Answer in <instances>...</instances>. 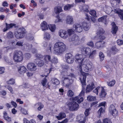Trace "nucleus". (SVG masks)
<instances>
[{
	"label": "nucleus",
	"instance_id": "nucleus-24",
	"mask_svg": "<svg viewBox=\"0 0 123 123\" xmlns=\"http://www.w3.org/2000/svg\"><path fill=\"white\" fill-rule=\"evenodd\" d=\"M51 59L50 56L49 55H45L44 56V61L46 64H48L49 62H51Z\"/></svg>",
	"mask_w": 123,
	"mask_h": 123
},
{
	"label": "nucleus",
	"instance_id": "nucleus-14",
	"mask_svg": "<svg viewBox=\"0 0 123 123\" xmlns=\"http://www.w3.org/2000/svg\"><path fill=\"white\" fill-rule=\"evenodd\" d=\"M73 29L74 31L79 33L81 32L82 31V28L80 24H76L73 26Z\"/></svg>",
	"mask_w": 123,
	"mask_h": 123
},
{
	"label": "nucleus",
	"instance_id": "nucleus-28",
	"mask_svg": "<svg viewBox=\"0 0 123 123\" xmlns=\"http://www.w3.org/2000/svg\"><path fill=\"white\" fill-rule=\"evenodd\" d=\"M81 11L84 12H89L88 9L89 8L88 6L86 5H84L79 7Z\"/></svg>",
	"mask_w": 123,
	"mask_h": 123
},
{
	"label": "nucleus",
	"instance_id": "nucleus-8",
	"mask_svg": "<svg viewBox=\"0 0 123 123\" xmlns=\"http://www.w3.org/2000/svg\"><path fill=\"white\" fill-rule=\"evenodd\" d=\"M75 58L76 62L79 63L80 65H81L86 60V58L82 54L76 55L75 56Z\"/></svg>",
	"mask_w": 123,
	"mask_h": 123
},
{
	"label": "nucleus",
	"instance_id": "nucleus-9",
	"mask_svg": "<svg viewBox=\"0 0 123 123\" xmlns=\"http://www.w3.org/2000/svg\"><path fill=\"white\" fill-rule=\"evenodd\" d=\"M24 33L23 29L20 28L15 32L14 35L17 38L20 39L24 37Z\"/></svg>",
	"mask_w": 123,
	"mask_h": 123
},
{
	"label": "nucleus",
	"instance_id": "nucleus-20",
	"mask_svg": "<svg viewBox=\"0 0 123 123\" xmlns=\"http://www.w3.org/2000/svg\"><path fill=\"white\" fill-rule=\"evenodd\" d=\"M106 104V103L105 102H102L100 104L99 106H103V107H101L98 111V112L99 113V115H101V113H103L104 111V109H103V108L105 107Z\"/></svg>",
	"mask_w": 123,
	"mask_h": 123
},
{
	"label": "nucleus",
	"instance_id": "nucleus-46",
	"mask_svg": "<svg viewBox=\"0 0 123 123\" xmlns=\"http://www.w3.org/2000/svg\"><path fill=\"white\" fill-rule=\"evenodd\" d=\"M105 32V31L104 30H103V29L102 28H100L98 30H97V32L98 33L99 35L101 36V35L100 34H101L103 33H104ZM102 36H103V35Z\"/></svg>",
	"mask_w": 123,
	"mask_h": 123
},
{
	"label": "nucleus",
	"instance_id": "nucleus-26",
	"mask_svg": "<svg viewBox=\"0 0 123 123\" xmlns=\"http://www.w3.org/2000/svg\"><path fill=\"white\" fill-rule=\"evenodd\" d=\"M114 12L115 13L118 14L120 18L123 20V10H120L119 11L117 9H115Z\"/></svg>",
	"mask_w": 123,
	"mask_h": 123
},
{
	"label": "nucleus",
	"instance_id": "nucleus-58",
	"mask_svg": "<svg viewBox=\"0 0 123 123\" xmlns=\"http://www.w3.org/2000/svg\"><path fill=\"white\" fill-rule=\"evenodd\" d=\"M90 110V108L87 109L85 112V114L86 116H87L89 114V111Z\"/></svg>",
	"mask_w": 123,
	"mask_h": 123
},
{
	"label": "nucleus",
	"instance_id": "nucleus-1",
	"mask_svg": "<svg viewBox=\"0 0 123 123\" xmlns=\"http://www.w3.org/2000/svg\"><path fill=\"white\" fill-rule=\"evenodd\" d=\"M93 67L92 63L86 60L84 61L81 65H80L79 68L83 76L82 80L80 78V79L82 85H86V73L82 71V69L86 72H88L89 71L92 70Z\"/></svg>",
	"mask_w": 123,
	"mask_h": 123
},
{
	"label": "nucleus",
	"instance_id": "nucleus-15",
	"mask_svg": "<svg viewBox=\"0 0 123 123\" xmlns=\"http://www.w3.org/2000/svg\"><path fill=\"white\" fill-rule=\"evenodd\" d=\"M104 10L105 12L108 14H111V15H113L115 13L114 12V10H113L111 7L109 6H105L104 8Z\"/></svg>",
	"mask_w": 123,
	"mask_h": 123
},
{
	"label": "nucleus",
	"instance_id": "nucleus-10",
	"mask_svg": "<svg viewBox=\"0 0 123 123\" xmlns=\"http://www.w3.org/2000/svg\"><path fill=\"white\" fill-rule=\"evenodd\" d=\"M99 38L101 39V41L97 42L95 44V47L97 49L102 48L104 46L105 42L102 41L105 38L104 36H99Z\"/></svg>",
	"mask_w": 123,
	"mask_h": 123
},
{
	"label": "nucleus",
	"instance_id": "nucleus-39",
	"mask_svg": "<svg viewBox=\"0 0 123 123\" xmlns=\"http://www.w3.org/2000/svg\"><path fill=\"white\" fill-rule=\"evenodd\" d=\"M67 94L68 97H72L73 96L74 93L72 90H70L68 91Z\"/></svg>",
	"mask_w": 123,
	"mask_h": 123
},
{
	"label": "nucleus",
	"instance_id": "nucleus-47",
	"mask_svg": "<svg viewBox=\"0 0 123 123\" xmlns=\"http://www.w3.org/2000/svg\"><path fill=\"white\" fill-rule=\"evenodd\" d=\"M90 14L92 15L94 17H96V12L94 10H91L89 12Z\"/></svg>",
	"mask_w": 123,
	"mask_h": 123
},
{
	"label": "nucleus",
	"instance_id": "nucleus-16",
	"mask_svg": "<svg viewBox=\"0 0 123 123\" xmlns=\"http://www.w3.org/2000/svg\"><path fill=\"white\" fill-rule=\"evenodd\" d=\"M71 40L75 45H78L80 43V38L76 35L75 34L71 38Z\"/></svg>",
	"mask_w": 123,
	"mask_h": 123
},
{
	"label": "nucleus",
	"instance_id": "nucleus-51",
	"mask_svg": "<svg viewBox=\"0 0 123 123\" xmlns=\"http://www.w3.org/2000/svg\"><path fill=\"white\" fill-rule=\"evenodd\" d=\"M101 87H98L93 91V92L95 93L97 95L98 94L99 91H100V88Z\"/></svg>",
	"mask_w": 123,
	"mask_h": 123
},
{
	"label": "nucleus",
	"instance_id": "nucleus-30",
	"mask_svg": "<svg viewBox=\"0 0 123 123\" xmlns=\"http://www.w3.org/2000/svg\"><path fill=\"white\" fill-rule=\"evenodd\" d=\"M3 117L6 121L10 122L11 120V118L8 116L6 112H5L3 113Z\"/></svg>",
	"mask_w": 123,
	"mask_h": 123
},
{
	"label": "nucleus",
	"instance_id": "nucleus-50",
	"mask_svg": "<svg viewBox=\"0 0 123 123\" xmlns=\"http://www.w3.org/2000/svg\"><path fill=\"white\" fill-rule=\"evenodd\" d=\"M103 123H112L110 119L106 118L103 120Z\"/></svg>",
	"mask_w": 123,
	"mask_h": 123
},
{
	"label": "nucleus",
	"instance_id": "nucleus-54",
	"mask_svg": "<svg viewBox=\"0 0 123 123\" xmlns=\"http://www.w3.org/2000/svg\"><path fill=\"white\" fill-rule=\"evenodd\" d=\"M44 63V62L43 61L40 60L38 61L37 64L38 66L41 67L43 65Z\"/></svg>",
	"mask_w": 123,
	"mask_h": 123
},
{
	"label": "nucleus",
	"instance_id": "nucleus-40",
	"mask_svg": "<svg viewBox=\"0 0 123 123\" xmlns=\"http://www.w3.org/2000/svg\"><path fill=\"white\" fill-rule=\"evenodd\" d=\"M87 100L89 101H94L96 99V98L95 97L91 96H89L87 97Z\"/></svg>",
	"mask_w": 123,
	"mask_h": 123
},
{
	"label": "nucleus",
	"instance_id": "nucleus-56",
	"mask_svg": "<svg viewBox=\"0 0 123 123\" xmlns=\"http://www.w3.org/2000/svg\"><path fill=\"white\" fill-rule=\"evenodd\" d=\"M21 111L22 113L24 114H27V111L25 109L23 108H21L20 110Z\"/></svg>",
	"mask_w": 123,
	"mask_h": 123
},
{
	"label": "nucleus",
	"instance_id": "nucleus-11",
	"mask_svg": "<svg viewBox=\"0 0 123 123\" xmlns=\"http://www.w3.org/2000/svg\"><path fill=\"white\" fill-rule=\"evenodd\" d=\"M65 58L67 62L68 63L72 64L74 62V56L70 53H67L66 54Z\"/></svg>",
	"mask_w": 123,
	"mask_h": 123
},
{
	"label": "nucleus",
	"instance_id": "nucleus-48",
	"mask_svg": "<svg viewBox=\"0 0 123 123\" xmlns=\"http://www.w3.org/2000/svg\"><path fill=\"white\" fill-rule=\"evenodd\" d=\"M50 36L49 33L46 32L44 33V38L47 40H49L50 39Z\"/></svg>",
	"mask_w": 123,
	"mask_h": 123
},
{
	"label": "nucleus",
	"instance_id": "nucleus-44",
	"mask_svg": "<svg viewBox=\"0 0 123 123\" xmlns=\"http://www.w3.org/2000/svg\"><path fill=\"white\" fill-rule=\"evenodd\" d=\"M116 81L115 80H112L110 82H107V84L109 86H111L114 85Z\"/></svg>",
	"mask_w": 123,
	"mask_h": 123
},
{
	"label": "nucleus",
	"instance_id": "nucleus-12",
	"mask_svg": "<svg viewBox=\"0 0 123 123\" xmlns=\"http://www.w3.org/2000/svg\"><path fill=\"white\" fill-rule=\"evenodd\" d=\"M58 34L61 38L64 39H66L68 37L67 32L64 30H60L58 32Z\"/></svg>",
	"mask_w": 123,
	"mask_h": 123
},
{
	"label": "nucleus",
	"instance_id": "nucleus-22",
	"mask_svg": "<svg viewBox=\"0 0 123 123\" xmlns=\"http://www.w3.org/2000/svg\"><path fill=\"white\" fill-rule=\"evenodd\" d=\"M111 25L112 26V27L111 32L113 35H115L118 29V27L116 26L115 23H112Z\"/></svg>",
	"mask_w": 123,
	"mask_h": 123
},
{
	"label": "nucleus",
	"instance_id": "nucleus-6",
	"mask_svg": "<svg viewBox=\"0 0 123 123\" xmlns=\"http://www.w3.org/2000/svg\"><path fill=\"white\" fill-rule=\"evenodd\" d=\"M74 77L73 74L70 73L69 75L63 77L62 78V80H63V83L68 85L72 84L73 81L72 78Z\"/></svg>",
	"mask_w": 123,
	"mask_h": 123
},
{
	"label": "nucleus",
	"instance_id": "nucleus-17",
	"mask_svg": "<svg viewBox=\"0 0 123 123\" xmlns=\"http://www.w3.org/2000/svg\"><path fill=\"white\" fill-rule=\"evenodd\" d=\"M27 67L28 70L31 71H35L37 69L36 66L32 63H28Z\"/></svg>",
	"mask_w": 123,
	"mask_h": 123
},
{
	"label": "nucleus",
	"instance_id": "nucleus-43",
	"mask_svg": "<svg viewBox=\"0 0 123 123\" xmlns=\"http://www.w3.org/2000/svg\"><path fill=\"white\" fill-rule=\"evenodd\" d=\"M74 31L73 29H69L67 30V32L68 36H70L72 34H73L74 32Z\"/></svg>",
	"mask_w": 123,
	"mask_h": 123
},
{
	"label": "nucleus",
	"instance_id": "nucleus-33",
	"mask_svg": "<svg viewBox=\"0 0 123 123\" xmlns=\"http://www.w3.org/2000/svg\"><path fill=\"white\" fill-rule=\"evenodd\" d=\"M74 5V4H68L65 5L64 7V10L65 11L69 10L71 8L73 7Z\"/></svg>",
	"mask_w": 123,
	"mask_h": 123
},
{
	"label": "nucleus",
	"instance_id": "nucleus-31",
	"mask_svg": "<svg viewBox=\"0 0 123 123\" xmlns=\"http://www.w3.org/2000/svg\"><path fill=\"white\" fill-rule=\"evenodd\" d=\"M100 91H101L100 94V97L102 98L104 97L105 96L106 93L105 92L104 88L102 87H101V88H100Z\"/></svg>",
	"mask_w": 123,
	"mask_h": 123
},
{
	"label": "nucleus",
	"instance_id": "nucleus-34",
	"mask_svg": "<svg viewBox=\"0 0 123 123\" xmlns=\"http://www.w3.org/2000/svg\"><path fill=\"white\" fill-rule=\"evenodd\" d=\"M54 11L56 13H59L62 12V10L61 7L58 6L55 8Z\"/></svg>",
	"mask_w": 123,
	"mask_h": 123
},
{
	"label": "nucleus",
	"instance_id": "nucleus-62",
	"mask_svg": "<svg viewBox=\"0 0 123 123\" xmlns=\"http://www.w3.org/2000/svg\"><path fill=\"white\" fill-rule=\"evenodd\" d=\"M25 57L27 59H28L31 57V55L29 53H26L25 55Z\"/></svg>",
	"mask_w": 123,
	"mask_h": 123
},
{
	"label": "nucleus",
	"instance_id": "nucleus-60",
	"mask_svg": "<svg viewBox=\"0 0 123 123\" xmlns=\"http://www.w3.org/2000/svg\"><path fill=\"white\" fill-rule=\"evenodd\" d=\"M14 26L13 24H6V27L7 29H9L10 28Z\"/></svg>",
	"mask_w": 123,
	"mask_h": 123
},
{
	"label": "nucleus",
	"instance_id": "nucleus-27",
	"mask_svg": "<svg viewBox=\"0 0 123 123\" xmlns=\"http://www.w3.org/2000/svg\"><path fill=\"white\" fill-rule=\"evenodd\" d=\"M41 28L42 31H44L48 29V26H47V23L45 21H43L41 23Z\"/></svg>",
	"mask_w": 123,
	"mask_h": 123
},
{
	"label": "nucleus",
	"instance_id": "nucleus-37",
	"mask_svg": "<svg viewBox=\"0 0 123 123\" xmlns=\"http://www.w3.org/2000/svg\"><path fill=\"white\" fill-rule=\"evenodd\" d=\"M13 33L11 31H10L7 33L6 37L8 38H12L13 37Z\"/></svg>",
	"mask_w": 123,
	"mask_h": 123
},
{
	"label": "nucleus",
	"instance_id": "nucleus-7",
	"mask_svg": "<svg viewBox=\"0 0 123 123\" xmlns=\"http://www.w3.org/2000/svg\"><path fill=\"white\" fill-rule=\"evenodd\" d=\"M67 105L68 108L70 111H77L79 108V105L75 102L72 101L69 102Z\"/></svg>",
	"mask_w": 123,
	"mask_h": 123
},
{
	"label": "nucleus",
	"instance_id": "nucleus-32",
	"mask_svg": "<svg viewBox=\"0 0 123 123\" xmlns=\"http://www.w3.org/2000/svg\"><path fill=\"white\" fill-rule=\"evenodd\" d=\"M56 117L58 120H60L61 119L65 117L66 115L64 112H62L60 113L58 116H56Z\"/></svg>",
	"mask_w": 123,
	"mask_h": 123
},
{
	"label": "nucleus",
	"instance_id": "nucleus-41",
	"mask_svg": "<svg viewBox=\"0 0 123 123\" xmlns=\"http://www.w3.org/2000/svg\"><path fill=\"white\" fill-rule=\"evenodd\" d=\"M58 62V60L57 58L53 56L52 57L51 59V63H57Z\"/></svg>",
	"mask_w": 123,
	"mask_h": 123
},
{
	"label": "nucleus",
	"instance_id": "nucleus-63",
	"mask_svg": "<svg viewBox=\"0 0 123 123\" xmlns=\"http://www.w3.org/2000/svg\"><path fill=\"white\" fill-rule=\"evenodd\" d=\"M87 45L91 47H93V43L91 41L89 42H88L87 44Z\"/></svg>",
	"mask_w": 123,
	"mask_h": 123
},
{
	"label": "nucleus",
	"instance_id": "nucleus-61",
	"mask_svg": "<svg viewBox=\"0 0 123 123\" xmlns=\"http://www.w3.org/2000/svg\"><path fill=\"white\" fill-rule=\"evenodd\" d=\"M117 43L119 45H121L123 44V41L119 39L117 41Z\"/></svg>",
	"mask_w": 123,
	"mask_h": 123
},
{
	"label": "nucleus",
	"instance_id": "nucleus-52",
	"mask_svg": "<svg viewBox=\"0 0 123 123\" xmlns=\"http://www.w3.org/2000/svg\"><path fill=\"white\" fill-rule=\"evenodd\" d=\"M99 56L101 60H104L105 56L104 54L102 52H100Z\"/></svg>",
	"mask_w": 123,
	"mask_h": 123
},
{
	"label": "nucleus",
	"instance_id": "nucleus-3",
	"mask_svg": "<svg viewBox=\"0 0 123 123\" xmlns=\"http://www.w3.org/2000/svg\"><path fill=\"white\" fill-rule=\"evenodd\" d=\"M66 49L65 44L61 42H58L55 43L54 45V53L57 55L62 54L66 50Z\"/></svg>",
	"mask_w": 123,
	"mask_h": 123
},
{
	"label": "nucleus",
	"instance_id": "nucleus-38",
	"mask_svg": "<svg viewBox=\"0 0 123 123\" xmlns=\"http://www.w3.org/2000/svg\"><path fill=\"white\" fill-rule=\"evenodd\" d=\"M56 19L55 20L54 22L56 23L58 22H62L63 20V19L61 18L59 16H56Z\"/></svg>",
	"mask_w": 123,
	"mask_h": 123
},
{
	"label": "nucleus",
	"instance_id": "nucleus-4",
	"mask_svg": "<svg viewBox=\"0 0 123 123\" xmlns=\"http://www.w3.org/2000/svg\"><path fill=\"white\" fill-rule=\"evenodd\" d=\"M23 55L21 51L16 50L14 52L13 59L15 62H21L23 60Z\"/></svg>",
	"mask_w": 123,
	"mask_h": 123
},
{
	"label": "nucleus",
	"instance_id": "nucleus-49",
	"mask_svg": "<svg viewBox=\"0 0 123 123\" xmlns=\"http://www.w3.org/2000/svg\"><path fill=\"white\" fill-rule=\"evenodd\" d=\"M7 83L9 84H13L15 83V80L13 79H11L7 82Z\"/></svg>",
	"mask_w": 123,
	"mask_h": 123
},
{
	"label": "nucleus",
	"instance_id": "nucleus-53",
	"mask_svg": "<svg viewBox=\"0 0 123 123\" xmlns=\"http://www.w3.org/2000/svg\"><path fill=\"white\" fill-rule=\"evenodd\" d=\"M5 87L6 88L8 89V90L10 91L11 93H13L12 89L10 86L9 85H6L5 86Z\"/></svg>",
	"mask_w": 123,
	"mask_h": 123
},
{
	"label": "nucleus",
	"instance_id": "nucleus-23",
	"mask_svg": "<svg viewBox=\"0 0 123 123\" xmlns=\"http://www.w3.org/2000/svg\"><path fill=\"white\" fill-rule=\"evenodd\" d=\"M95 87L94 84L92 83L91 84L87 85L86 87V92H89L92 91Z\"/></svg>",
	"mask_w": 123,
	"mask_h": 123
},
{
	"label": "nucleus",
	"instance_id": "nucleus-35",
	"mask_svg": "<svg viewBox=\"0 0 123 123\" xmlns=\"http://www.w3.org/2000/svg\"><path fill=\"white\" fill-rule=\"evenodd\" d=\"M48 26L49 30L52 32H54L55 29V25L49 24Z\"/></svg>",
	"mask_w": 123,
	"mask_h": 123
},
{
	"label": "nucleus",
	"instance_id": "nucleus-18",
	"mask_svg": "<svg viewBox=\"0 0 123 123\" xmlns=\"http://www.w3.org/2000/svg\"><path fill=\"white\" fill-rule=\"evenodd\" d=\"M66 22L67 24L70 25L73 24L74 22L73 17L70 15L67 16L66 18Z\"/></svg>",
	"mask_w": 123,
	"mask_h": 123
},
{
	"label": "nucleus",
	"instance_id": "nucleus-5",
	"mask_svg": "<svg viewBox=\"0 0 123 123\" xmlns=\"http://www.w3.org/2000/svg\"><path fill=\"white\" fill-rule=\"evenodd\" d=\"M82 85V89L80 93L78 96H77L71 98H70V100L71 101H76L78 103H80L82 102L83 100V98L82 96L84 94L85 91V88H84V86L86 85Z\"/></svg>",
	"mask_w": 123,
	"mask_h": 123
},
{
	"label": "nucleus",
	"instance_id": "nucleus-36",
	"mask_svg": "<svg viewBox=\"0 0 123 123\" xmlns=\"http://www.w3.org/2000/svg\"><path fill=\"white\" fill-rule=\"evenodd\" d=\"M118 51V50L115 47H112L111 49V52L112 55L115 54Z\"/></svg>",
	"mask_w": 123,
	"mask_h": 123
},
{
	"label": "nucleus",
	"instance_id": "nucleus-21",
	"mask_svg": "<svg viewBox=\"0 0 123 123\" xmlns=\"http://www.w3.org/2000/svg\"><path fill=\"white\" fill-rule=\"evenodd\" d=\"M77 118L78 122L80 123H84L85 122V118L83 115H78L77 117Z\"/></svg>",
	"mask_w": 123,
	"mask_h": 123
},
{
	"label": "nucleus",
	"instance_id": "nucleus-25",
	"mask_svg": "<svg viewBox=\"0 0 123 123\" xmlns=\"http://www.w3.org/2000/svg\"><path fill=\"white\" fill-rule=\"evenodd\" d=\"M82 26L84 30L88 31L90 27V24L89 23L84 22L82 23Z\"/></svg>",
	"mask_w": 123,
	"mask_h": 123
},
{
	"label": "nucleus",
	"instance_id": "nucleus-13",
	"mask_svg": "<svg viewBox=\"0 0 123 123\" xmlns=\"http://www.w3.org/2000/svg\"><path fill=\"white\" fill-rule=\"evenodd\" d=\"M51 84L48 85V87L51 88H55L57 85L60 83L59 81L57 79L54 78L52 79Z\"/></svg>",
	"mask_w": 123,
	"mask_h": 123
},
{
	"label": "nucleus",
	"instance_id": "nucleus-19",
	"mask_svg": "<svg viewBox=\"0 0 123 123\" xmlns=\"http://www.w3.org/2000/svg\"><path fill=\"white\" fill-rule=\"evenodd\" d=\"M18 70L20 74H23L26 72L27 69L25 66H22L19 67L18 68Z\"/></svg>",
	"mask_w": 123,
	"mask_h": 123
},
{
	"label": "nucleus",
	"instance_id": "nucleus-29",
	"mask_svg": "<svg viewBox=\"0 0 123 123\" xmlns=\"http://www.w3.org/2000/svg\"><path fill=\"white\" fill-rule=\"evenodd\" d=\"M107 16H104L98 18V21L99 22H102L104 23L105 24H106L107 22L106 20Z\"/></svg>",
	"mask_w": 123,
	"mask_h": 123
},
{
	"label": "nucleus",
	"instance_id": "nucleus-55",
	"mask_svg": "<svg viewBox=\"0 0 123 123\" xmlns=\"http://www.w3.org/2000/svg\"><path fill=\"white\" fill-rule=\"evenodd\" d=\"M23 43L21 41H18L17 42L16 45L18 46L19 47H22L23 46Z\"/></svg>",
	"mask_w": 123,
	"mask_h": 123
},
{
	"label": "nucleus",
	"instance_id": "nucleus-59",
	"mask_svg": "<svg viewBox=\"0 0 123 123\" xmlns=\"http://www.w3.org/2000/svg\"><path fill=\"white\" fill-rule=\"evenodd\" d=\"M39 106L37 108L38 110V111H41V110L43 108V105L41 103H40Z\"/></svg>",
	"mask_w": 123,
	"mask_h": 123
},
{
	"label": "nucleus",
	"instance_id": "nucleus-64",
	"mask_svg": "<svg viewBox=\"0 0 123 123\" xmlns=\"http://www.w3.org/2000/svg\"><path fill=\"white\" fill-rule=\"evenodd\" d=\"M5 69L4 67H0V74H1L4 73Z\"/></svg>",
	"mask_w": 123,
	"mask_h": 123
},
{
	"label": "nucleus",
	"instance_id": "nucleus-45",
	"mask_svg": "<svg viewBox=\"0 0 123 123\" xmlns=\"http://www.w3.org/2000/svg\"><path fill=\"white\" fill-rule=\"evenodd\" d=\"M115 109V107L114 105H111L109 108V112L110 113L111 112H112V111Z\"/></svg>",
	"mask_w": 123,
	"mask_h": 123
},
{
	"label": "nucleus",
	"instance_id": "nucleus-57",
	"mask_svg": "<svg viewBox=\"0 0 123 123\" xmlns=\"http://www.w3.org/2000/svg\"><path fill=\"white\" fill-rule=\"evenodd\" d=\"M47 82V80L46 79L44 78V79L42 80V83L43 86L46 87L47 86L46 83Z\"/></svg>",
	"mask_w": 123,
	"mask_h": 123
},
{
	"label": "nucleus",
	"instance_id": "nucleus-2",
	"mask_svg": "<svg viewBox=\"0 0 123 123\" xmlns=\"http://www.w3.org/2000/svg\"><path fill=\"white\" fill-rule=\"evenodd\" d=\"M80 49L82 54L86 58L89 56V58L93 59L96 54V50L91 51V49L89 47L82 46L80 47Z\"/></svg>",
	"mask_w": 123,
	"mask_h": 123
},
{
	"label": "nucleus",
	"instance_id": "nucleus-42",
	"mask_svg": "<svg viewBox=\"0 0 123 123\" xmlns=\"http://www.w3.org/2000/svg\"><path fill=\"white\" fill-rule=\"evenodd\" d=\"M110 114H112L113 116L115 117L118 115V111L115 109L112 111V112H111Z\"/></svg>",
	"mask_w": 123,
	"mask_h": 123
}]
</instances>
